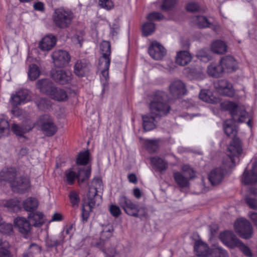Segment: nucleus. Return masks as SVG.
<instances>
[{
	"instance_id": "nucleus-41",
	"label": "nucleus",
	"mask_w": 257,
	"mask_h": 257,
	"mask_svg": "<svg viewBox=\"0 0 257 257\" xmlns=\"http://www.w3.org/2000/svg\"><path fill=\"white\" fill-rule=\"evenodd\" d=\"M90 159V153L88 150L81 152L78 155L76 163L77 165H86Z\"/></svg>"
},
{
	"instance_id": "nucleus-43",
	"label": "nucleus",
	"mask_w": 257,
	"mask_h": 257,
	"mask_svg": "<svg viewBox=\"0 0 257 257\" xmlns=\"http://www.w3.org/2000/svg\"><path fill=\"white\" fill-rule=\"evenodd\" d=\"M144 147L149 153H153L158 150L159 143L156 140H146L144 142Z\"/></svg>"
},
{
	"instance_id": "nucleus-24",
	"label": "nucleus",
	"mask_w": 257,
	"mask_h": 257,
	"mask_svg": "<svg viewBox=\"0 0 257 257\" xmlns=\"http://www.w3.org/2000/svg\"><path fill=\"white\" fill-rule=\"evenodd\" d=\"M183 73L189 79H202L204 76L200 68H197L193 65L185 68Z\"/></svg>"
},
{
	"instance_id": "nucleus-55",
	"label": "nucleus",
	"mask_w": 257,
	"mask_h": 257,
	"mask_svg": "<svg viewBox=\"0 0 257 257\" xmlns=\"http://www.w3.org/2000/svg\"><path fill=\"white\" fill-rule=\"evenodd\" d=\"M213 257H228L227 251L221 247H216L212 253Z\"/></svg>"
},
{
	"instance_id": "nucleus-16",
	"label": "nucleus",
	"mask_w": 257,
	"mask_h": 257,
	"mask_svg": "<svg viewBox=\"0 0 257 257\" xmlns=\"http://www.w3.org/2000/svg\"><path fill=\"white\" fill-rule=\"evenodd\" d=\"M101 56L99 59L98 64H110L111 55V45L109 42L103 41L100 44Z\"/></svg>"
},
{
	"instance_id": "nucleus-4",
	"label": "nucleus",
	"mask_w": 257,
	"mask_h": 257,
	"mask_svg": "<svg viewBox=\"0 0 257 257\" xmlns=\"http://www.w3.org/2000/svg\"><path fill=\"white\" fill-rule=\"evenodd\" d=\"M228 154L223 160V165L228 168L235 166V158L242 153V144L239 138L233 137L227 148Z\"/></svg>"
},
{
	"instance_id": "nucleus-52",
	"label": "nucleus",
	"mask_w": 257,
	"mask_h": 257,
	"mask_svg": "<svg viewBox=\"0 0 257 257\" xmlns=\"http://www.w3.org/2000/svg\"><path fill=\"white\" fill-rule=\"evenodd\" d=\"M238 248L244 255L247 257H252L253 253L248 246L244 244L242 241H240L239 245L237 246Z\"/></svg>"
},
{
	"instance_id": "nucleus-58",
	"label": "nucleus",
	"mask_w": 257,
	"mask_h": 257,
	"mask_svg": "<svg viewBox=\"0 0 257 257\" xmlns=\"http://www.w3.org/2000/svg\"><path fill=\"white\" fill-rule=\"evenodd\" d=\"M22 125L24 128L25 133H27L33 130L35 126V123L31 120L28 119L23 122Z\"/></svg>"
},
{
	"instance_id": "nucleus-17",
	"label": "nucleus",
	"mask_w": 257,
	"mask_h": 257,
	"mask_svg": "<svg viewBox=\"0 0 257 257\" xmlns=\"http://www.w3.org/2000/svg\"><path fill=\"white\" fill-rule=\"evenodd\" d=\"M183 170L188 171L190 174L189 178L185 176V175L179 172H176L173 173V178L177 184L181 188H186L189 185V180L192 178L191 173L193 174V171L189 167H184Z\"/></svg>"
},
{
	"instance_id": "nucleus-1",
	"label": "nucleus",
	"mask_w": 257,
	"mask_h": 257,
	"mask_svg": "<svg viewBox=\"0 0 257 257\" xmlns=\"http://www.w3.org/2000/svg\"><path fill=\"white\" fill-rule=\"evenodd\" d=\"M150 113L159 119L167 116L170 112L171 107L167 102V95L163 91L156 92L149 103Z\"/></svg>"
},
{
	"instance_id": "nucleus-51",
	"label": "nucleus",
	"mask_w": 257,
	"mask_h": 257,
	"mask_svg": "<svg viewBox=\"0 0 257 257\" xmlns=\"http://www.w3.org/2000/svg\"><path fill=\"white\" fill-rule=\"evenodd\" d=\"M224 131L225 134L228 137H236L237 130L232 124L225 123L224 124Z\"/></svg>"
},
{
	"instance_id": "nucleus-19",
	"label": "nucleus",
	"mask_w": 257,
	"mask_h": 257,
	"mask_svg": "<svg viewBox=\"0 0 257 257\" xmlns=\"http://www.w3.org/2000/svg\"><path fill=\"white\" fill-rule=\"evenodd\" d=\"M14 223L15 227L24 235H27L31 230L30 223L26 218L17 217L15 219Z\"/></svg>"
},
{
	"instance_id": "nucleus-37",
	"label": "nucleus",
	"mask_w": 257,
	"mask_h": 257,
	"mask_svg": "<svg viewBox=\"0 0 257 257\" xmlns=\"http://www.w3.org/2000/svg\"><path fill=\"white\" fill-rule=\"evenodd\" d=\"M148 210L146 207L143 205L139 206L137 204L134 210L133 211V213H132L130 216L139 217L141 219L143 218H147L148 216Z\"/></svg>"
},
{
	"instance_id": "nucleus-23",
	"label": "nucleus",
	"mask_w": 257,
	"mask_h": 257,
	"mask_svg": "<svg viewBox=\"0 0 257 257\" xmlns=\"http://www.w3.org/2000/svg\"><path fill=\"white\" fill-rule=\"evenodd\" d=\"M98 191L96 187H90L87 195V202L85 204L86 206L89 208H93L96 204L98 205L97 200L101 199V197L98 195Z\"/></svg>"
},
{
	"instance_id": "nucleus-11",
	"label": "nucleus",
	"mask_w": 257,
	"mask_h": 257,
	"mask_svg": "<svg viewBox=\"0 0 257 257\" xmlns=\"http://www.w3.org/2000/svg\"><path fill=\"white\" fill-rule=\"evenodd\" d=\"M148 52L150 56L155 60H161L167 54L164 47L156 41L152 42L149 46Z\"/></svg>"
},
{
	"instance_id": "nucleus-22",
	"label": "nucleus",
	"mask_w": 257,
	"mask_h": 257,
	"mask_svg": "<svg viewBox=\"0 0 257 257\" xmlns=\"http://www.w3.org/2000/svg\"><path fill=\"white\" fill-rule=\"evenodd\" d=\"M118 204L125 213L130 215L134 210L136 204L134 203L130 198L122 195L119 197Z\"/></svg>"
},
{
	"instance_id": "nucleus-32",
	"label": "nucleus",
	"mask_w": 257,
	"mask_h": 257,
	"mask_svg": "<svg viewBox=\"0 0 257 257\" xmlns=\"http://www.w3.org/2000/svg\"><path fill=\"white\" fill-rule=\"evenodd\" d=\"M114 228L112 225L108 224L102 226L100 232V240L97 242H109L108 240L112 236Z\"/></svg>"
},
{
	"instance_id": "nucleus-53",
	"label": "nucleus",
	"mask_w": 257,
	"mask_h": 257,
	"mask_svg": "<svg viewBox=\"0 0 257 257\" xmlns=\"http://www.w3.org/2000/svg\"><path fill=\"white\" fill-rule=\"evenodd\" d=\"M66 181L68 184L72 185L76 179L77 178L78 174L75 172L71 170L66 171L65 172Z\"/></svg>"
},
{
	"instance_id": "nucleus-48",
	"label": "nucleus",
	"mask_w": 257,
	"mask_h": 257,
	"mask_svg": "<svg viewBox=\"0 0 257 257\" xmlns=\"http://www.w3.org/2000/svg\"><path fill=\"white\" fill-rule=\"evenodd\" d=\"M195 21L196 25L200 28H208L211 25L208 19L204 16H197Z\"/></svg>"
},
{
	"instance_id": "nucleus-26",
	"label": "nucleus",
	"mask_w": 257,
	"mask_h": 257,
	"mask_svg": "<svg viewBox=\"0 0 257 257\" xmlns=\"http://www.w3.org/2000/svg\"><path fill=\"white\" fill-rule=\"evenodd\" d=\"M37 88L40 92L50 95L55 86L53 83L48 79L39 80L36 83Z\"/></svg>"
},
{
	"instance_id": "nucleus-39",
	"label": "nucleus",
	"mask_w": 257,
	"mask_h": 257,
	"mask_svg": "<svg viewBox=\"0 0 257 257\" xmlns=\"http://www.w3.org/2000/svg\"><path fill=\"white\" fill-rule=\"evenodd\" d=\"M41 247L35 243H32L29 246L27 251L24 253L23 257H35L41 253Z\"/></svg>"
},
{
	"instance_id": "nucleus-38",
	"label": "nucleus",
	"mask_w": 257,
	"mask_h": 257,
	"mask_svg": "<svg viewBox=\"0 0 257 257\" xmlns=\"http://www.w3.org/2000/svg\"><path fill=\"white\" fill-rule=\"evenodd\" d=\"M91 168L90 167L87 169L84 168H80L78 173L77 179L79 183H84L87 181L91 175Z\"/></svg>"
},
{
	"instance_id": "nucleus-27",
	"label": "nucleus",
	"mask_w": 257,
	"mask_h": 257,
	"mask_svg": "<svg viewBox=\"0 0 257 257\" xmlns=\"http://www.w3.org/2000/svg\"><path fill=\"white\" fill-rule=\"evenodd\" d=\"M17 176V171L15 168H10L6 170H3L0 172V179L9 182L11 187L13 182L16 179Z\"/></svg>"
},
{
	"instance_id": "nucleus-35",
	"label": "nucleus",
	"mask_w": 257,
	"mask_h": 257,
	"mask_svg": "<svg viewBox=\"0 0 257 257\" xmlns=\"http://www.w3.org/2000/svg\"><path fill=\"white\" fill-rule=\"evenodd\" d=\"M227 46L226 43L221 40H216L212 42L211 50L214 53L222 54L227 52Z\"/></svg>"
},
{
	"instance_id": "nucleus-54",
	"label": "nucleus",
	"mask_w": 257,
	"mask_h": 257,
	"mask_svg": "<svg viewBox=\"0 0 257 257\" xmlns=\"http://www.w3.org/2000/svg\"><path fill=\"white\" fill-rule=\"evenodd\" d=\"M196 56L202 62L206 63L209 60V57L208 56L207 52L203 49L198 51Z\"/></svg>"
},
{
	"instance_id": "nucleus-7",
	"label": "nucleus",
	"mask_w": 257,
	"mask_h": 257,
	"mask_svg": "<svg viewBox=\"0 0 257 257\" xmlns=\"http://www.w3.org/2000/svg\"><path fill=\"white\" fill-rule=\"evenodd\" d=\"M52 78L57 83L64 85L69 83L72 79V74L69 71L64 70L56 67L51 71Z\"/></svg>"
},
{
	"instance_id": "nucleus-61",
	"label": "nucleus",
	"mask_w": 257,
	"mask_h": 257,
	"mask_svg": "<svg viewBox=\"0 0 257 257\" xmlns=\"http://www.w3.org/2000/svg\"><path fill=\"white\" fill-rule=\"evenodd\" d=\"M186 9L187 11L190 12H199L201 9L198 4L194 2L188 3L186 7Z\"/></svg>"
},
{
	"instance_id": "nucleus-31",
	"label": "nucleus",
	"mask_w": 257,
	"mask_h": 257,
	"mask_svg": "<svg viewBox=\"0 0 257 257\" xmlns=\"http://www.w3.org/2000/svg\"><path fill=\"white\" fill-rule=\"evenodd\" d=\"M43 214L40 212L34 213L30 212L28 218L31 226L33 225L36 227L41 226L44 223Z\"/></svg>"
},
{
	"instance_id": "nucleus-30",
	"label": "nucleus",
	"mask_w": 257,
	"mask_h": 257,
	"mask_svg": "<svg viewBox=\"0 0 257 257\" xmlns=\"http://www.w3.org/2000/svg\"><path fill=\"white\" fill-rule=\"evenodd\" d=\"M192 59L191 54L188 51H180L177 52L175 62L177 64H188Z\"/></svg>"
},
{
	"instance_id": "nucleus-18",
	"label": "nucleus",
	"mask_w": 257,
	"mask_h": 257,
	"mask_svg": "<svg viewBox=\"0 0 257 257\" xmlns=\"http://www.w3.org/2000/svg\"><path fill=\"white\" fill-rule=\"evenodd\" d=\"M12 104L14 106H17L22 103H25L31 99L27 89H23L18 91L16 94L12 96Z\"/></svg>"
},
{
	"instance_id": "nucleus-40",
	"label": "nucleus",
	"mask_w": 257,
	"mask_h": 257,
	"mask_svg": "<svg viewBox=\"0 0 257 257\" xmlns=\"http://www.w3.org/2000/svg\"><path fill=\"white\" fill-rule=\"evenodd\" d=\"M4 206L7 207L11 211L17 212L20 210L21 207L20 204V201L17 199H11L5 201L3 203Z\"/></svg>"
},
{
	"instance_id": "nucleus-59",
	"label": "nucleus",
	"mask_w": 257,
	"mask_h": 257,
	"mask_svg": "<svg viewBox=\"0 0 257 257\" xmlns=\"http://www.w3.org/2000/svg\"><path fill=\"white\" fill-rule=\"evenodd\" d=\"M98 4L101 8L107 10L111 9L113 7V4L111 0H99Z\"/></svg>"
},
{
	"instance_id": "nucleus-20",
	"label": "nucleus",
	"mask_w": 257,
	"mask_h": 257,
	"mask_svg": "<svg viewBox=\"0 0 257 257\" xmlns=\"http://www.w3.org/2000/svg\"><path fill=\"white\" fill-rule=\"evenodd\" d=\"M57 38L52 34L46 35L39 43V48L42 51H50L56 44Z\"/></svg>"
},
{
	"instance_id": "nucleus-56",
	"label": "nucleus",
	"mask_w": 257,
	"mask_h": 257,
	"mask_svg": "<svg viewBox=\"0 0 257 257\" xmlns=\"http://www.w3.org/2000/svg\"><path fill=\"white\" fill-rule=\"evenodd\" d=\"M164 18V16L160 12H154L148 14L147 19L149 21H160Z\"/></svg>"
},
{
	"instance_id": "nucleus-49",
	"label": "nucleus",
	"mask_w": 257,
	"mask_h": 257,
	"mask_svg": "<svg viewBox=\"0 0 257 257\" xmlns=\"http://www.w3.org/2000/svg\"><path fill=\"white\" fill-rule=\"evenodd\" d=\"M11 131L17 136L25 138L24 134L26 133L22 124L19 125L15 123H13L11 125Z\"/></svg>"
},
{
	"instance_id": "nucleus-25",
	"label": "nucleus",
	"mask_w": 257,
	"mask_h": 257,
	"mask_svg": "<svg viewBox=\"0 0 257 257\" xmlns=\"http://www.w3.org/2000/svg\"><path fill=\"white\" fill-rule=\"evenodd\" d=\"M151 164L153 166L156 171L163 174L168 168V163L165 159L158 157H152L150 158Z\"/></svg>"
},
{
	"instance_id": "nucleus-57",
	"label": "nucleus",
	"mask_w": 257,
	"mask_h": 257,
	"mask_svg": "<svg viewBox=\"0 0 257 257\" xmlns=\"http://www.w3.org/2000/svg\"><path fill=\"white\" fill-rule=\"evenodd\" d=\"M85 204H83L82 208V212H81V220L83 222H87L90 216V213L92 211L93 208H91L88 207V209H85Z\"/></svg>"
},
{
	"instance_id": "nucleus-29",
	"label": "nucleus",
	"mask_w": 257,
	"mask_h": 257,
	"mask_svg": "<svg viewBox=\"0 0 257 257\" xmlns=\"http://www.w3.org/2000/svg\"><path fill=\"white\" fill-rule=\"evenodd\" d=\"M194 251L198 256L205 257L209 253V248L207 244L201 240H197L195 242Z\"/></svg>"
},
{
	"instance_id": "nucleus-28",
	"label": "nucleus",
	"mask_w": 257,
	"mask_h": 257,
	"mask_svg": "<svg viewBox=\"0 0 257 257\" xmlns=\"http://www.w3.org/2000/svg\"><path fill=\"white\" fill-rule=\"evenodd\" d=\"M143 120V126L146 132L150 131L156 128L155 122L156 119L158 118L152 114H143L142 115Z\"/></svg>"
},
{
	"instance_id": "nucleus-63",
	"label": "nucleus",
	"mask_w": 257,
	"mask_h": 257,
	"mask_svg": "<svg viewBox=\"0 0 257 257\" xmlns=\"http://www.w3.org/2000/svg\"><path fill=\"white\" fill-rule=\"evenodd\" d=\"M245 202L250 208L257 210V199L250 197H246Z\"/></svg>"
},
{
	"instance_id": "nucleus-47",
	"label": "nucleus",
	"mask_w": 257,
	"mask_h": 257,
	"mask_svg": "<svg viewBox=\"0 0 257 257\" xmlns=\"http://www.w3.org/2000/svg\"><path fill=\"white\" fill-rule=\"evenodd\" d=\"M155 30V25L152 22H146L142 26V32L145 36L151 35Z\"/></svg>"
},
{
	"instance_id": "nucleus-3",
	"label": "nucleus",
	"mask_w": 257,
	"mask_h": 257,
	"mask_svg": "<svg viewBox=\"0 0 257 257\" xmlns=\"http://www.w3.org/2000/svg\"><path fill=\"white\" fill-rule=\"evenodd\" d=\"M74 15L71 10L61 7L55 10L52 20L55 26L61 29L69 28L72 24Z\"/></svg>"
},
{
	"instance_id": "nucleus-5",
	"label": "nucleus",
	"mask_w": 257,
	"mask_h": 257,
	"mask_svg": "<svg viewBox=\"0 0 257 257\" xmlns=\"http://www.w3.org/2000/svg\"><path fill=\"white\" fill-rule=\"evenodd\" d=\"M235 232L242 238L248 239L252 237L253 230L250 223L246 219H237L234 224Z\"/></svg>"
},
{
	"instance_id": "nucleus-6",
	"label": "nucleus",
	"mask_w": 257,
	"mask_h": 257,
	"mask_svg": "<svg viewBox=\"0 0 257 257\" xmlns=\"http://www.w3.org/2000/svg\"><path fill=\"white\" fill-rule=\"evenodd\" d=\"M37 124L39 125L43 133L47 137L54 136L58 130L53 119L48 114L40 116L37 120Z\"/></svg>"
},
{
	"instance_id": "nucleus-45",
	"label": "nucleus",
	"mask_w": 257,
	"mask_h": 257,
	"mask_svg": "<svg viewBox=\"0 0 257 257\" xmlns=\"http://www.w3.org/2000/svg\"><path fill=\"white\" fill-rule=\"evenodd\" d=\"M89 71L87 65H74V72L79 77H84Z\"/></svg>"
},
{
	"instance_id": "nucleus-15",
	"label": "nucleus",
	"mask_w": 257,
	"mask_h": 257,
	"mask_svg": "<svg viewBox=\"0 0 257 257\" xmlns=\"http://www.w3.org/2000/svg\"><path fill=\"white\" fill-rule=\"evenodd\" d=\"M225 175V171L222 167L213 169L208 175V180L212 186L219 185Z\"/></svg>"
},
{
	"instance_id": "nucleus-60",
	"label": "nucleus",
	"mask_w": 257,
	"mask_h": 257,
	"mask_svg": "<svg viewBox=\"0 0 257 257\" xmlns=\"http://www.w3.org/2000/svg\"><path fill=\"white\" fill-rule=\"evenodd\" d=\"M110 214L115 217H118L121 214V210L119 206L114 204H111L109 208Z\"/></svg>"
},
{
	"instance_id": "nucleus-42",
	"label": "nucleus",
	"mask_w": 257,
	"mask_h": 257,
	"mask_svg": "<svg viewBox=\"0 0 257 257\" xmlns=\"http://www.w3.org/2000/svg\"><path fill=\"white\" fill-rule=\"evenodd\" d=\"M61 243V240L51 237H47L45 239V246L48 251H51L53 248L57 249Z\"/></svg>"
},
{
	"instance_id": "nucleus-9",
	"label": "nucleus",
	"mask_w": 257,
	"mask_h": 257,
	"mask_svg": "<svg viewBox=\"0 0 257 257\" xmlns=\"http://www.w3.org/2000/svg\"><path fill=\"white\" fill-rule=\"evenodd\" d=\"M214 86L223 96L233 97L235 95V90L232 84L227 80H218L214 83Z\"/></svg>"
},
{
	"instance_id": "nucleus-10",
	"label": "nucleus",
	"mask_w": 257,
	"mask_h": 257,
	"mask_svg": "<svg viewBox=\"0 0 257 257\" xmlns=\"http://www.w3.org/2000/svg\"><path fill=\"white\" fill-rule=\"evenodd\" d=\"M219 238L224 245L230 248L237 247L241 241L232 231L228 230L221 232Z\"/></svg>"
},
{
	"instance_id": "nucleus-46",
	"label": "nucleus",
	"mask_w": 257,
	"mask_h": 257,
	"mask_svg": "<svg viewBox=\"0 0 257 257\" xmlns=\"http://www.w3.org/2000/svg\"><path fill=\"white\" fill-rule=\"evenodd\" d=\"M68 197L72 207H75L78 206L80 201V198L77 192L75 190L71 191L69 192Z\"/></svg>"
},
{
	"instance_id": "nucleus-8",
	"label": "nucleus",
	"mask_w": 257,
	"mask_h": 257,
	"mask_svg": "<svg viewBox=\"0 0 257 257\" xmlns=\"http://www.w3.org/2000/svg\"><path fill=\"white\" fill-rule=\"evenodd\" d=\"M225 68L223 65H208L207 67L208 74L212 77L218 78L222 77L224 73H231L237 69L235 65H225Z\"/></svg>"
},
{
	"instance_id": "nucleus-21",
	"label": "nucleus",
	"mask_w": 257,
	"mask_h": 257,
	"mask_svg": "<svg viewBox=\"0 0 257 257\" xmlns=\"http://www.w3.org/2000/svg\"><path fill=\"white\" fill-rule=\"evenodd\" d=\"M52 58L54 63L59 64H67L71 59L68 52L61 50L54 51L52 54Z\"/></svg>"
},
{
	"instance_id": "nucleus-13",
	"label": "nucleus",
	"mask_w": 257,
	"mask_h": 257,
	"mask_svg": "<svg viewBox=\"0 0 257 257\" xmlns=\"http://www.w3.org/2000/svg\"><path fill=\"white\" fill-rule=\"evenodd\" d=\"M94 245L103 253L105 257H115L118 254L116 245L110 242H95Z\"/></svg>"
},
{
	"instance_id": "nucleus-33",
	"label": "nucleus",
	"mask_w": 257,
	"mask_h": 257,
	"mask_svg": "<svg viewBox=\"0 0 257 257\" xmlns=\"http://www.w3.org/2000/svg\"><path fill=\"white\" fill-rule=\"evenodd\" d=\"M242 182L244 185L252 184L257 182V173L252 170L245 169L243 172Z\"/></svg>"
},
{
	"instance_id": "nucleus-2",
	"label": "nucleus",
	"mask_w": 257,
	"mask_h": 257,
	"mask_svg": "<svg viewBox=\"0 0 257 257\" xmlns=\"http://www.w3.org/2000/svg\"><path fill=\"white\" fill-rule=\"evenodd\" d=\"M222 108L228 111L232 119L235 122L242 123L245 122L248 118L246 122L247 125L251 128L253 125V121L251 117L248 116V112L242 107L238 106L233 101H228L222 104Z\"/></svg>"
},
{
	"instance_id": "nucleus-14",
	"label": "nucleus",
	"mask_w": 257,
	"mask_h": 257,
	"mask_svg": "<svg viewBox=\"0 0 257 257\" xmlns=\"http://www.w3.org/2000/svg\"><path fill=\"white\" fill-rule=\"evenodd\" d=\"M171 95L175 98H180L187 94V90L184 83L181 80L173 81L169 86Z\"/></svg>"
},
{
	"instance_id": "nucleus-34",
	"label": "nucleus",
	"mask_w": 257,
	"mask_h": 257,
	"mask_svg": "<svg viewBox=\"0 0 257 257\" xmlns=\"http://www.w3.org/2000/svg\"><path fill=\"white\" fill-rule=\"evenodd\" d=\"M50 96L53 99L58 101H64L68 99V95L66 91L64 89L56 87L53 88Z\"/></svg>"
},
{
	"instance_id": "nucleus-64",
	"label": "nucleus",
	"mask_w": 257,
	"mask_h": 257,
	"mask_svg": "<svg viewBox=\"0 0 257 257\" xmlns=\"http://www.w3.org/2000/svg\"><path fill=\"white\" fill-rule=\"evenodd\" d=\"M1 229L2 233L11 234L13 232V226L11 224H3Z\"/></svg>"
},
{
	"instance_id": "nucleus-62",
	"label": "nucleus",
	"mask_w": 257,
	"mask_h": 257,
	"mask_svg": "<svg viewBox=\"0 0 257 257\" xmlns=\"http://www.w3.org/2000/svg\"><path fill=\"white\" fill-rule=\"evenodd\" d=\"M235 62L234 58L230 56L227 55L223 57L220 61V64H233Z\"/></svg>"
},
{
	"instance_id": "nucleus-50",
	"label": "nucleus",
	"mask_w": 257,
	"mask_h": 257,
	"mask_svg": "<svg viewBox=\"0 0 257 257\" xmlns=\"http://www.w3.org/2000/svg\"><path fill=\"white\" fill-rule=\"evenodd\" d=\"M177 0H163L161 9L163 11L171 10L176 5Z\"/></svg>"
},
{
	"instance_id": "nucleus-12",
	"label": "nucleus",
	"mask_w": 257,
	"mask_h": 257,
	"mask_svg": "<svg viewBox=\"0 0 257 257\" xmlns=\"http://www.w3.org/2000/svg\"><path fill=\"white\" fill-rule=\"evenodd\" d=\"M31 186L28 178L24 176L17 177L12 184L11 188L14 192L23 194L27 191Z\"/></svg>"
},
{
	"instance_id": "nucleus-44",
	"label": "nucleus",
	"mask_w": 257,
	"mask_h": 257,
	"mask_svg": "<svg viewBox=\"0 0 257 257\" xmlns=\"http://www.w3.org/2000/svg\"><path fill=\"white\" fill-rule=\"evenodd\" d=\"M41 71L38 65H29L28 76L31 80H36L40 75Z\"/></svg>"
},
{
	"instance_id": "nucleus-36",
	"label": "nucleus",
	"mask_w": 257,
	"mask_h": 257,
	"mask_svg": "<svg viewBox=\"0 0 257 257\" xmlns=\"http://www.w3.org/2000/svg\"><path fill=\"white\" fill-rule=\"evenodd\" d=\"M25 210L28 212H34L38 206V202L37 199L33 197L27 198L23 203Z\"/></svg>"
}]
</instances>
